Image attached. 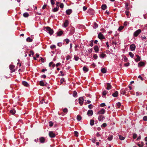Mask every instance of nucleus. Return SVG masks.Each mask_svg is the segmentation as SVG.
Returning a JSON list of instances; mask_svg holds the SVG:
<instances>
[{"label":"nucleus","mask_w":147,"mask_h":147,"mask_svg":"<svg viewBox=\"0 0 147 147\" xmlns=\"http://www.w3.org/2000/svg\"><path fill=\"white\" fill-rule=\"evenodd\" d=\"M136 56L137 58L135 59V61L136 62H138L140 61L141 59L140 57L138 55H136Z\"/></svg>","instance_id":"2eb2a0df"},{"label":"nucleus","mask_w":147,"mask_h":147,"mask_svg":"<svg viewBox=\"0 0 147 147\" xmlns=\"http://www.w3.org/2000/svg\"><path fill=\"white\" fill-rule=\"evenodd\" d=\"M98 38L100 40L105 39V36L102 34V33L101 32L99 33L98 34Z\"/></svg>","instance_id":"7ed1b4c3"},{"label":"nucleus","mask_w":147,"mask_h":147,"mask_svg":"<svg viewBox=\"0 0 147 147\" xmlns=\"http://www.w3.org/2000/svg\"><path fill=\"white\" fill-rule=\"evenodd\" d=\"M81 119H82V117L80 116L79 115H77V119L78 121H79L80 120H81Z\"/></svg>","instance_id":"c85d7f7f"},{"label":"nucleus","mask_w":147,"mask_h":147,"mask_svg":"<svg viewBox=\"0 0 147 147\" xmlns=\"http://www.w3.org/2000/svg\"><path fill=\"white\" fill-rule=\"evenodd\" d=\"M73 96L74 97H76V95H77V92H76L75 91H74L73 92Z\"/></svg>","instance_id":"72a5a7b5"},{"label":"nucleus","mask_w":147,"mask_h":147,"mask_svg":"<svg viewBox=\"0 0 147 147\" xmlns=\"http://www.w3.org/2000/svg\"><path fill=\"white\" fill-rule=\"evenodd\" d=\"M63 33V32L62 31H60L57 33V35L60 36Z\"/></svg>","instance_id":"7c9ffc66"},{"label":"nucleus","mask_w":147,"mask_h":147,"mask_svg":"<svg viewBox=\"0 0 147 147\" xmlns=\"http://www.w3.org/2000/svg\"><path fill=\"white\" fill-rule=\"evenodd\" d=\"M98 24H97L96 23H95L94 26V28L95 29L96 28L98 27Z\"/></svg>","instance_id":"a18cd8bd"},{"label":"nucleus","mask_w":147,"mask_h":147,"mask_svg":"<svg viewBox=\"0 0 147 147\" xmlns=\"http://www.w3.org/2000/svg\"><path fill=\"white\" fill-rule=\"evenodd\" d=\"M74 58L75 60L76 61H78L79 59V58L78 57L76 56L75 55L74 56Z\"/></svg>","instance_id":"a19ab883"},{"label":"nucleus","mask_w":147,"mask_h":147,"mask_svg":"<svg viewBox=\"0 0 147 147\" xmlns=\"http://www.w3.org/2000/svg\"><path fill=\"white\" fill-rule=\"evenodd\" d=\"M28 13L27 12L24 13L23 14V16L25 17H27L28 16Z\"/></svg>","instance_id":"c756f323"},{"label":"nucleus","mask_w":147,"mask_h":147,"mask_svg":"<svg viewBox=\"0 0 147 147\" xmlns=\"http://www.w3.org/2000/svg\"><path fill=\"white\" fill-rule=\"evenodd\" d=\"M101 71L103 73H105L107 72V70L105 68H102L101 69Z\"/></svg>","instance_id":"a878e982"},{"label":"nucleus","mask_w":147,"mask_h":147,"mask_svg":"<svg viewBox=\"0 0 147 147\" xmlns=\"http://www.w3.org/2000/svg\"><path fill=\"white\" fill-rule=\"evenodd\" d=\"M125 8L127 9L128 10L129 9V8L128 7V4L127 3H125Z\"/></svg>","instance_id":"ea45409f"},{"label":"nucleus","mask_w":147,"mask_h":147,"mask_svg":"<svg viewBox=\"0 0 147 147\" xmlns=\"http://www.w3.org/2000/svg\"><path fill=\"white\" fill-rule=\"evenodd\" d=\"M88 108L89 109H91L93 107V105L92 104H90L88 105Z\"/></svg>","instance_id":"864d4df0"},{"label":"nucleus","mask_w":147,"mask_h":147,"mask_svg":"<svg viewBox=\"0 0 147 147\" xmlns=\"http://www.w3.org/2000/svg\"><path fill=\"white\" fill-rule=\"evenodd\" d=\"M118 94V91H116L115 93H113L112 94V95L113 97H116L117 96Z\"/></svg>","instance_id":"aec40b11"},{"label":"nucleus","mask_w":147,"mask_h":147,"mask_svg":"<svg viewBox=\"0 0 147 147\" xmlns=\"http://www.w3.org/2000/svg\"><path fill=\"white\" fill-rule=\"evenodd\" d=\"M88 69L86 66H84L83 68V71L85 72L88 71Z\"/></svg>","instance_id":"5701e85b"},{"label":"nucleus","mask_w":147,"mask_h":147,"mask_svg":"<svg viewBox=\"0 0 147 147\" xmlns=\"http://www.w3.org/2000/svg\"><path fill=\"white\" fill-rule=\"evenodd\" d=\"M136 46L134 44L131 45L130 47V49L131 51H133L135 49Z\"/></svg>","instance_id":"423d86ee"},{"label":"nucleus","mask_w":147,"mask_h":147,"mask_svg":"<svg viewBox=\"0 0 147 147\" xmlns=\"http://www.w3.org/2000/svg\"><path fill=\"white\" fill-rule=\"evenodd\" d=\"M121 103H120V102H118L117 104V106L119 108L121 106Z\"/></svg>","instance_id":"6e6d98bb"},{"label":"nucleus","mask_w":147,"mask_h":147,"mask_svg":"<svg viewBox=\"0 0 147 147\" xmlns=\"http://www.w3.org/2000/svg\"><path fill=\"white\" fill-rule=\"evenodd\" d=\"M74 132V135L76 137H78V132H77V131H75Z\"/></svg>","instance_id":"c03bdc74"},{"label":"nucleus","mask_w":147,"mask_h":147,"mask_svg":"<svg viewBox=\"0 0 147 147\" xmlns=\"http://www.w3.org/2000/svg\"><path fill=\"white\" fill-rule=\"evenodd\" d=\"M9 67L10 70H11V72L12 73L13 72L15 71V66L12 65H11L9 66Z\"/></svg>","instance_id":"0eeeda50"},{"label":"nucleus","mask_w":147,"mask_h":147,"mask_svg":"<svg viewBox=\"0 0 147 147\" xmlns=\"http://www.w3.org/2000/svg\"><path fill=\"white\" fill-rule=\"evenodd\" d=\"M105 106V103H102L100 104V106L102 107H104Z\"/></svg>","instance_id":"e2e57ef3"},{"label":"nucleus","mask_w":147,"mask_h":147,"mask_svg":"<svg viewBox=\"0 0 147 147\" xmlns=\"http://www.w3.org/2000/svg\"><path fill=\"white\" fill-rule=\"evenodd\" d=\"M94 120L91 119L90 121V124L92 126L94 124Z\"/></svg>","instance_id":"b1692460"},{"label":"nucleus","mask_w":147,"mask_h":147,"mask_svg":"<svg viewBox=\"0 0 147 147\" xmlns=\"http://www.w3.org/2000/svg\"><path fill=\"white\" fill-rule=\"evenodd\" d=\"M10 113L13 115L16 113V111L14 109H12L10 111Z\"/></svg>","instance_id":"4be33fe9"},{"label":"nucleus","mask_w":147,"mask_h":147,"mask_svg":"<svg viewBox=\"0 0 147 147\" xmlns=\"http://www.w3.org/2000/svg\"><path fill=\"white\" fill-rule=\"evenodd\" d=\"M145 65L144 63L142 61H141L138 63V66L139 67H140L143 66H144Z\"/></svg>","instance_id":"f8f14e48"},{"label":"nucleus","mask_w":147,"mask_h":147,"mask_svg":"<svg viewBox=\"0 0 147 147\" xmlns=\"http://www.w3.org/2000/svg\"><path fill=\"white\" fill-rule=\"evenodd\" d=\"M50 47L51 49H55L56 48V46L54 45H51L50 46Z\"/></svg>","instance_id":"603ef678"},{"label":"nucleus","mask_w":147,"mask_h":147,"mask_svg":"<svg viewBox=\"0 0 147 147\" xmlns=\"http://www.w3.org/2000/svg\"><path fill=\"white\" fill-rule=\"evenodd\" d=\"M49 125L50 127H52L53 126V123L51 121H50L49 122Z\"/></svg>","instance_id":"8fccbe9b"},{"label":"nucleus","mask_w":147,"mask_h":147,"mask_svg":"<svg viewBox=\"0 0 147 147\" xmlns=\"http://www.w3.org/2000/svg\"><path fill=\"white\" fill-rule=\"evenodd\" d=\"M104 118L105 117L101 115L98 116V119L99 121H102Z\"/></svg>","instance_id":"9d476101"},{"label":"nucleus","mask_w":147,"mask_h":147,"mask_svg":"<svg viewBox=\"0 0 147 147\" xmlns=\"http://www.w3.org/2000/svg\"><path fill=\"white\" fill-rule=\"evenodd\" d=\"M51 3L52 5H54L55 4V0H51Z\"/></svg>","instance_id":"5fc2aeb1"},{"label":"nucleus","mask_w":147,"mask_h":147,"mask_svg":"<svg viewBox=\"0 0 147 147\" xmlns=\"http://www.w3.org/2000/svg\"><path fill=\"white\" fill-rule=\"evenodd\" d=\"M141 32V31L140 29H138L134 32V36L135 37H137Z\"/></svg>","instance_id":"f03ea898"},{"label":"nucleus","mask_w":147,"mask_h":147,"mask_svg":"<svg viewBox=\"0 0 147 147\" xmlns=\"http://www.w3.org/2000/svg\"><path fill=\"white\" fill-rule=\"evenodd\" d=\"M40 85L41 86H44L45 84L42 81H41L40 82Z\"/></svg>","instance_id":"cd10ccee"},{"label":"nucleus","mask_w":147,"mask_h":147,"mask_svg":"<svg viewBox=\"0 0 147 147\" xmlns=\"http://www.w3.org/2000/svg\"><path fill=\"white\" fill-rule=\"evenodd\" d=\"M112 138H107V139L106 140H105L106 143L107 144H108L107 141H111L112 140Z\"/></svg>","instance_id":"3c124183"},{"label":"nucleus","mask_w":147,"mask_h":147,"mask_svg":"<svg viewBox=\"0 0 147 147\" xmlns=\"http://www.w3.org/2000/svg\"><path fill=\"white\" fill-rule=\"evenodd\" d=\"M49 135L51 138H54L55 137V134L52 131H49Z\"/></svg>","instance_id":"39448f33"},{"label":"nucleus","mask_w":147,"mask_h":147,"mask_svg":"<svg viewBox=\"0 0 147 147\" xmlns=\"http://www.w3.org/2000/svg\"><path fill=\"white\" fill-rule=\"evenodd\" d=\"M69 24V21L68 20H66L64 23V27H67Z\"/></svg>","instance_id":"4468645a"},{"label":"nucleus","mask_w":147,"mask_h":147,"mask_svg":"<svg viewBox=\"0 0 147 147\" xmlns=\"http://www.w3.org/2000/svg\"><path fill=\"white\" fill-rule=\"evenodd\" d=\"M61 64L60 63H57L56 64V67H57L58 66H59L61 65Z\"/></svg>","instance_id":"69168bd1"},{"label":"nucleus","mask_w":147,"mask_h":147,"mask_svg":"<svg viewBox=\"0 0 147 147\" xmlns=\"http://www.w3.org/2000/svg\"><path fill=\"white\" fill-rule=\"evenodd\" d=\"M124 61L125 62H127L128 60V59L127 58V57H125L123 58Z\"/></svg>","instance_id":"0e129e2a"},{"label":"nucleus","mask_w":147,"mask_h":147,"mask_svg":"<svg viewBox=\"0 0 147 147\" xmlns=\"http://www.w3.org/2000/svg\"><path fill=\"white\" fill-rule=\"evenodd\" d=\"M124 65L125 66L127 67L129 65V63H127L124 64Z\"/></svg>","instance_id":"680f3d73"},{"label":"nucleus","mask_w":147,"mask_h":147,"mask_svg":"<svg viewBox=\"0 0 147 147\" xmlns=\"http://www.w3.org/2000/svg\"><path fill=\"white\" fill-rule=\"evenodd\" d=\"M94 50L95 51V52L98 53L99 51V48L98 46H95L94 47Z\"/></svg>","instance_id":"ddd939ff"},{"label":"nucleus","mask_w":147,"mask_h":147,"mask_svg":"<svg viewBox=\"0 0 147 147\" xmlns=\"http://www.w3.org/2000/svg\"><path fill=\"white\" fill-rule=\"evenodd\" d=\"M107 124L105 123H104L102 124L101 125V127H105L107 126Z\"/></svg>","instance_id":"37998d69"},{"label":"nucleus","mask_w":147,"mask_h":147,"mask_svg":"<svg viewBox=\"0 0 147 147\" xmlns=\"http://www.w3.org/2000/svg\"><path fill=\"white\" fill-rule=\"evenodd\" d=\"M66 12L67 14L69 15L72 12V10L71 9H68L66 11Z\"/></svg>","instance_id":"dca6fc26"},{"label":"nucleus","mask_w":147,"mask_h":147,"mask_svg":"<svg viewBox=\"0 0 147 147\" xmlns=\"http://www.w3.org/2000/svg\"><path fill=\"white\" fill-rule=\"evenodd\" d=\"M112 88L111 85L109 83H107V87L106 89L107 90H109L111 89Z\"/></svg>","instance_id":"a211bd4d"},{"label":"nucleus","mask_w":147,"mask_h":147,"mask_svg":"<svg viewBox=\"0 0 147 147\" xmlns=\"http://www.w3.org/2000/svg\"><path fill=\"white\" fill-rule=\"evenodd\" d=\"M93 114V112L92 110H89L87 112V114L88 116H92Z\"/></svg>","instance_id":"6e6552de"},{"label":"nucleus","mask_w":147,"mask_h":147,"mask_svg":"<svg viewBox=\"0 0 147 147\" xmlns=\"http://www.w3.org/2000/svg\"><path fill=\"white\" fill-rule=\"evenodd\" d=\"M143 119L144 121H147V116H144L143 117Z\"/></svg>","instance_id":"de8ad7c7"},{"label":"nucleus","mask_w":147,"mask_h":147,"mask_svg":"<svg viewBox=\"0 0 147 147\" xmlns=\"http://www.w3.org/2000/svg\"><path fill=\"white\" fill-rule=\"evenodd\" d=\"M125 13L126 15L128 17L130 15V13H129V11H125Z\"/></svg>","instance_id":"79ce46f5"},{"label":"nucleus","mask_w":147,"mask_h":147,"mask_svg":"<svg viewBox=\"0 0 147 147\" xmlns=\"http://www.w3.org/2000/svg\"><path fill=\"white\" fill-rule=\"evenodd\" d=\"M89 140L92 141V142L93 143H94L95 142L97 141L95 138H91V139H90Z\"/></svg>","instance_id":"f704fd0d"},{"label":"nucleus","mask_w":147,"mask_h":147,"mask_svg":"<svg viewBox=\"0 0 147 147\" xmlns=\"http://www.w3.org/2000/svg\"><path fill=\"white\" fill-rule=\"evenodd\" d=\"M107 92H108L106 90H104L102 92V95L104 96L105 95Z\"/></svg>","instance_id":"58836bf2"},{"label":"nucleus","mask_w":147,"mask_h":147,"mask_svg":"<svg viewBox=\"0 0 147 147\" xmlns=\"http://www.w3.org/2000/svg\"><path fill=\"white\" fill-rule=\"evenodd\" d=\"M30 52L31 53V54H29V55H28L30 57H31V54L33 55L34 54V52L33 51H30Z\"/></svg>","instance_id":"49530a36"},{"label":"nucleus","mask_w":147,"mask_h":147,"mask_svg":"<svg viewBox=\"0 0 147 147\" xmlns=\"http://www.w3.org/2000/svg\"><path fill=\"white\" fill-rule=\"evenodd\" d=\"M124 28V27L123 26H120L119 28L118 29V31H121Z\"/></svg>","instance_id":"4c0bfd02"},{"label":"nucleus","mask_w":147,"mask_h":147,"mask_svg":"<svg viewBox=\"0 0 147 147\" xmlns=\"http://www.w3.org/2000/svg\"><path fill=\"white\" fill-rule=\"evenodd\" d=\"M127 89L126 88L125 89H122L120 91L121 93L123 95H124L126 93V91L127 90Z\"/></svg>","instance_id":"9b49d317"},{"label":"nucleus","mask_w":147,"mask_h":147,"mask_svg":"<svg viewBox=\"0 0 147 147\" xmlns=\"http://www.w3.org/2000/svg\"><path fill=\"white\" fill-rule=\"evenodd\" d=\"M137 137V135L135 134L134 133L133 134V138H136Z\"/></svg>","instance_id":"bf43d9fd"},{"label":"nucleus","mask_w":147,"mask_h":147,"mask_svg":"<svg viewBox=\"0 0 147 147\" xmlns=\"http://www.w3.org/2000/svg\"><path fill=\"white\" fill-rule=\"evenodd\" d=\"M79 104L81 105L83 104L84 99L83 97H81L79 98Z\"/></svg>","instance_id":"20e7f679"},{"label":"nucleus","mask_w":147,"mask_h":147,"mask_svg":"<svg viewBox=\"0 0 147 147\" xmlns=\"http://www.w3.org/2000/svg\"><path fill=\"white\" fill-rule=\"evenodd\" d=\"M65 41L67 44H68L69 41V40L67 38L65 39Z\"/></svg>","instance_id":"4d7b16f0"},{"label":"nucleus","mask_w":147,"mask_h":147,"mask_svg":"<svg viewBox=\"0 0 147 147\" xmlns=\"http://www.w3.org/2000/svg\"><path fill=\"white\" fill-rule=\"evenodd\" d=\"M22 84L23 85L26 87H28L29 86V85L28 84V83L25 81H23L22 82Z\"/></svg>","instance_id":"f3484780"},{"label":"nucleus","mask_w":147,"mask_h":147,"mask_svg":"<svg viewBox=\"0 0 147 147\" xmlns=\"http://www.w3.org/2000/svg\"><path fill=\"white\" fill-rule=\"evenodd\" d=\"M59 7L61 8H62L63 7L64 5L63 3H61L60 4Z\"/></svg>","instance_id":"09e8293b"},{"label":"nucleus","mask_w":147,"mask_h":147,"mask_svg":"<svg viewBox=\"0 0 147 147\" xmlns=\"http://www.w3.org/2000/svg\"><path fill=\"white\" fill-rule=\"evenodd\" d=\"M106 55L105 54L102 53L100 55V57L101 58H103L106 57Z\"/></svg>","instance_id":"6ab92c4d"},{"label":"nucleus","mask_w":147,"mask_h":147,"mask_svg":"<svg viewBox=\"0 0 147 147\" xmlns=\"http://www.w3.org/2000/svg\"><path fill=\"white\" fill-rule=\"evenodd\" d=\"M26 40L28 42H32V39L30 37H28L26 38Z\"/></svg>","instance_id":"412c9836"},{"label":"nucleus","mask_w":147,"mask_h":147,"mask_svg":"<svg viewBox=\"0 0 147 147\" xmlns=\"http://www.w3.org/2000/svg\"><path fill=\"white\" fill-rule=\"evenodd\" d=\"M46 76L45 75H43L41 76V78H46Z\"/></svg>","instance_id":"774afa93"},{"label":"nucleus","mask_w":147,"mask_h":147,"mask_svg":"<svg viewBox=\"0 0 147 147\" xmlns=\"http://www.w3.org/2000/svg\"><path fill=\"white\" fill-rule=\"evenodd\" d=\"M64 79L63 78H62L60 80L61 83L62 84L64 81Z\"/></svg>","instance_id":"052dcab7"},{"label":"nucleus","mask_w":147,"mask_h":147,"mask_svg":"<svg viewBox=\"0 0 147 147\" xmlns=\"http://www.w3.org/2000/svg\"><path fill=\"white\" fill-rule=\"evenodd\" d=\"M105 112V110L103 109H102L98 111L97 114H104Z\"/></svg>","instance_id":"1a4fd4ad"},{"label":"nucleus","mask_w":147,"mask_h":147,"mask_svg":"<svg viewBox=\"0 0 147 147\" xmlns=\"http://www.w3.org/2000/svg\"><path fill=\"white\" fill-rule=\"evenodd\" d=\"M129 55L132 58H133L134 57V54L132 53L131 52H129Z\"/></svg>","instance_id":"e433bc0d"},{"label":"nucleus","mask_w":147,"mask_h":147,"mask_svg":"<svg viewBox=\"0 0 147 147\" xmlns=\"http://www.w3.org/2000/svg\"><path fill=\"white\" fill-rule=\"evenodd\" d=\"M63 112L66 113L68 112V109L67 108H65L63 109Z\"/></svg>","instance_id":"c9c22d12"},{"label":"nucleus","mask_w":147,"mask_h":147,"mask_svg":"<svg viewBox=\"0 0 147 147\" xmlns=\"http://www.w3.org/2000/svg\"><path fill=\"white\" fill-rule=\"evenodd\" d=\"M45 28L46 29V31L48 32L51 35H52L53 33V31L52 29L51 28L49 27H45Z\"/></svg>","instance_id":"f257e3e1"},{"label":"nucleus","mask_w":147,"mask_h":147,"mask_svg":"<svg viewBox=\"0 0 147 147\" xmlns=\"http://www.w3.org/2000/svg\"><path fill=\"white\" fill-rule=\"evenodd\" d=\"M39 140L41 143H43L45 142V138H39Z\"/></svg>","instance_id":"473e14b6"},{"label":"nucleus","mask_w":147,"mask_h":147,"mask_svg":"<svg viewBox=\"0 0 147 147\" xmlns=\"http://www.w3.org/2000/svg\"><path fill=\"white\" fill-rule=\"evenodd\" d=\"M93 58L95 59H97L98 58V56L96 54H95L93 55Z\"/></svg>","instance_id":"13d9d810"},{"label":"nucleus","mask_w":147,"mask_h":147,"mask_svg":"<svg viewBox=\"0 0 147 147\" xmlns=\"http://www.w3.org/2000/svg\"><path fill=\"white\" fill-rule=\"evenodd\" d=\"M102 9L105 10L107 8V5L105 4L102 5L101 6Z\"/></svg>","instance_id":"393cba45"},{"label":"nucleus","mask_w":147,"mask_h":147,"mask_svg":"<svg viewBox=\"0 0 147 147\" xmlns=\"http://www.w3.org/2000/svg\"><path fill=\"white\" fill-rule=\"evenodd\" d=\"M53 63V62H50L49 64V67H51V65H52Z\"/></svg>","instance_id":"338daca9"},{"label":"nucleus","mask_w":147,"mask_h":147,"mask_svg":"<svg viewBox=\"0 0 147 147\" xmlns=\"http://www.w3.org/2000/svg\"><path fill=\"white\" fill-rule=\"evenodd\" d=\"M59 9V7L58 6L57 7H56L53 9V11L54 12L57 11H58Z\"/></svg>","instance_id":"bb28decb"},{"label":"nucleus","mask_w":147,"mask_h":147,"mask_svg":"<svg viewBox=\"0 0 147 147\" xmlns=\"http://www.w3.org/2000/svg\"><path fill=\"white\" fill-rule=\"evenodd\" d=\"M143 143L142 142H141V144H138V145L140 147H142L143 146Z\"/></svg>","instance_id":"2f4dec72"}]
</instances>
